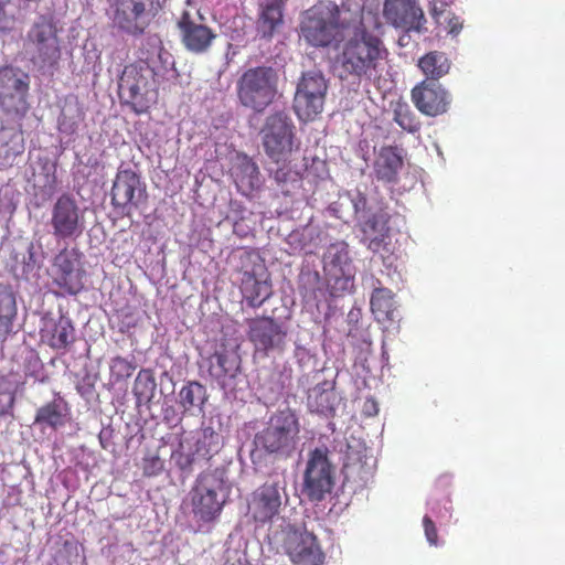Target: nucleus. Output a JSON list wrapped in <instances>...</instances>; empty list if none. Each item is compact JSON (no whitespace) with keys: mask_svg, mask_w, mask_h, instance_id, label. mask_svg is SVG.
<instances>
[{"mask_svg":"<svg viewBox=\"0 0 565 565\" xmlns=\"http://www.w3.org/2000/svg\"><path fill=\"white\" fill-rule=\"evenodd\" d=\"M387 56L384 41L362 28L340 42L334 63L341 79L370 83L381 76Z\"/></svg>","mask_w":565,"mask_h":565,"instance_id":"nucleus-1","label":"nucleus"},{"mask_svg":"<svg viewBox=\"0 0 565 565\" xmlns=\"http://www.w3.org/2000/svg\"><path fill=\"white\" fill-rule=\"evenodd\" d=\"M300 440V423L295 411L285 408L273 414L260 431L255 435L257 450L276 459H288L297 450Z\"/></svg>","mask_w":565,"mask_h":565,"instance_id":"nucleus-2","label":"nucleus"},{"mask_svg":"<svg viewBox=\"0 0 565 565\" xmlns=\"http://www.w3.org/2000/svg\"><path fill=\"white\" fill-rule=\"evenodd\" d=\"M118 95L135 114L147 113L159 95L154 70L145 61L126 65L118 79Z\"/></svg>","mask_w":565,"mask_h":565,"instance_id":"nucleus-3","label":"nucleus"},{"mask_svg":"<svg viewBox=\"0 0 565 565\" xmlns=\"http://www.w3.org/2000/svg\"><path fill=\"white\" fill-rule=\"evenodd\" d=\"M228 493L224 471L213 469L199 473L190 491L193 518L201 523L214 522L220 518Z\"/></svg>","mask_w":565,"mask_h":565,"instance_id":"nucleus-4","label":"nucleus"},{"mask_svg":"<svg viewBox=\"0 0 565 565\" xmlns=\"http://www.w3.org/2000/svg\"><path fill=\"white\" fill-rule=\"evenodd\" d=\"M278 82V72L271 66L247 68L236 83L239 104L255 113H263L276 99Z\"/></svg>","mask_w":565,"mask_h":565,"instance_id":"nucleus-5","label":"nucleus"},{"mask_svg":"<svg viewBox=\"0 0 565 565\" xmlns=\"http://www.w3.org/2000/svg\"><path fill=\"white\" fill-rule=\"evenodd\" d=\"M287 500L286 480L270 476L248 495L246 516L257 526L270 524L280 514L284 501Z\"/></svg>","mask_w":565,"mask_h":565,"instance_id":"nucleus-6","label":"nucleus"},{"mask_svg":"<svg viewBox=\"0 0 565 565\" xmlns=\"http://www.w3.org/2000/svg\"><path fill=\"white\" fill-rule=\"evenodd\" d=\"M301 36L312 46L327 47L340 35V11L335 4L319 3L306 11Z\"/></svg>","mask_w":565,"mask_h":565,"instance_id":"nucleus-7","label":"nucleus"},{"mask_svg":"<svg viewBox=\"0 0 565 565\" xmlns=\"http://www.w3.org/2000/svg\"><path fill=\"white\" fill-rule=\"evenodd\" d=\"M262 143L267 157L275 163L285 162L292 153L296 127L285 111L270 114L260 130Z\"/></svg>","mask_w":565,"mask_h":565,"instance_id":"nucleus-8","label":"nucleus"},{"mask_svg":"<svg viewBox=\"0 0 565 565\" xmlns=\"http://www.w3.org/2000/svg\"><path fill=\"white\" fill-rule=\"evenodd\" d=\"M326 285L331 297H341L353 287L354 266L345 242L330 244L322 256Z\"/></svg>","mask_w":565,"mask_h":565,"instance_id":"nucleus-9","label":"nucleus"},{"mask_svg":"<svg viewBox=\"0 0 565 565\" xmlns=\"http://www.w3.org/2000/svg\"><path fill=\"white\" fill-rule=\"evenodd\" d=\"M328 82L319 71L302 73L296 87L292 107L298 119L313 121L323 110Z\"/></svg>","mask_w":565,"mask_h":565,"instance_id":"nucleus-10","label":"nucleus"},{"mask_svg":"<svg viewBox=\"0 0 565 565\" xmlns=\"http://www.w3.org/2000/svg\"><path fill=\"white\" fill-rule=\"evenodd\" d=\"M26 40L32 46V62L35 65L43 70L58 64L61 45L56 23L51 15H40L30 28Z\"/></svg>","mask_w":565,"mask_h":565,"instance_id":"nucleus-11","label":"nucleus"},{"mask_svg":"<svg viewBox=\"0 0 565 565\" xmlns=\"http://www.w3.org/2000/svg\"><path fill=\"white\" fill-rule=\"evenodd\" d=\"M351 202L364 241L367 242V248L373 253H380L390 236V214L384 209L371 213L366 195L360 190L351 194Z\"/></svg>","mask_w":565,"mask_h":565,"instance_id":"nucleus-12","label":"nucleus"},{"mask_svg":"<svg viewBox=\"0 0 565 565\" xmlns=\"http://www.w3.org/2000/svg\"><path fill=\"white\" fill-rule=\"evenodd\" d=\"M222 448V438L212 427H205L179 445L172 454L177 467L181 471L191 472L196 461H209Z\"/></svg>","mask_w":565,"mask_h":565,"instance_id":"nucleus-13","label":"nucleus"},{"mask_svg":"<svg viewBox=\"0 0 565 565\" xmlns=\"http://www.w3.org/2000/svg\"><path fill=\"white\" fill-rule=\"evenodd\" d=\"M159 0H116L114 26L131 35L141 36L158 12Z\"/></svg>","mask_w":565,"mask_h":565,"instance_id":"nucleus-14","label":"nucleus"},{"mask_svg":"<svg viewBox=\"0 0 565 565\" xmlns=\"http://www.w3.org/2000/svg\"><path fill=\"white\" fill-rule=\"evenodd\" d=\"M148 199L146 183L130 168L118 169L110 190V203L121 216H131L141 203Z\"/></svg>","mask_w":565,"mask_h":565,"instance_id":"nucleus-15","label":"nucleus"},{"mask_svg":"<svg viewBox=\"0 0 565 565\" xmlns=\"http://www.w3.org/2000/svg\"><path fill=\"white\" fill-rule=\"evenodd\" d=\"M86 271L82 253L76 248H63L52 263V280L63 294L75 296L84 289Z\"/></svg>","mask_w":565,"mask_h":565,"instance_id":"nucleus-16","label":"nucleus"},{"mask_svg":"<svg viewBox=\"0 0 565 565\" xmlns=\"http://www.w3.org/2000/svg\"><path fill=\"white\" fill-rule=\"evenodd\" d=\"M29 76L18 68H0V107L8 114L23 117L28 109Z\"/></svg>","mask_w":565,"mask_h":565,"instance_id":"nucleus-17","label":"nucleus"},{"mask_svg":"<svg viewBox=\"0 0 565 565\" xmlns=\"http://www.w3.org/2000/svg\"><path fill=\"white\" fill-rule=\"evenodd\" d=\"M333 488L332 467L327 450L316 448L309 454L303 475V492L311 501H321Z\"/></svg>","mask_w":565,"mask_h":565,"instance_id":"nucleus-18","label":"nucleus"},{"mask_svg":"<svg viewBox=\"0 0 565 565\" xmlns=\"http://www.w3.org/2000/svg\"><path fill=\"white\" fill-rule=\"evenodd\" d=\"M50 224L56 239L77 238L84 232L85 216L76 200L63 194L52 207Z\"/></svg>","mask_w":565,"mask_h":565,"instance_id":"nucleus-19","label":"nucleus"},{"mask_svg":"<svg viewBox=\"0 0 565 565\" xmlns=\"http://www.w3.org/2000/svg\"><path fill=\"white\" fill-rule=\"evenodd\" d=\"M284 551L292 565H323L326 554L312 532L294 529L287 532Z\"/></svg>","mask_w":565,"mask_h":565,"instance_id":"nucleus-20","label":"nucleus"},{"mask_svg":"<svg viewBox=\"0 0 565 565\" xmlns=\"http://www.w3.org/2000/svg\"><path fill=\"white\" fill-rule=\"evenodd\" d=\"M287 329L270 317H257L248 321V339L255 351L264 355L270 352H281L286 347Z\"/></svg>","mask_w":565,"mask_h":565,"instance_id":"nucleus-21","label":"nucleus"},{"mask_svg":"<svg viewBox=\"0 0 565 565\" xmlns=\"http://www.w3.org/2000/svg\"><path fill=\"white\" fill-rule=\"evenodd\" d=\"M383 15L388 24L407 33L425 30L426 18L417 0H385Z\"/></svg>","mask_w":565,"mask_h":565,"instance_id":"nucleus-22","label":"nucleus"},{"mask_svg":"<svg viewBox=\"0 0 565 565\" xmlns=\"http://www.w3.org/2000/svg\"><path fill=\"white\" fill-rule=\"evenodd\" d=\"M411 98L415 107L429 117L447 113L451 102L449 93L440 84L428 79L412 88Z\"/></svg>","mask_w":565,"mask_h":565,"instance_id":"nucleus-23","label":"nucleus"},{"mask_svg":"<svg viewBox=\"0 0 565 565\" xmlns=\"http://www.w3.org/2000/svg\"><path fill=\"white\" fill-rule=\"evenodd\" d=\"M198 21L189 11H183L178 20L181 42L184 47L194 54L205 53L215 40L216 34L211 28L203 24V15L198 12Z\"/></svg>","mask_w":565,"mask_h":565,"instance_id":"nucleus-24","label":"nucleus"},{"mask_svg":"<svg viewBox=\"0 0 565 565\" xmlns=\"http://www.w3.org/2000/svg\"><path fill=\"white\" fill-rule=\"evenodd\" d=\"M286 0H263L259 4L257 32L264 39H271L284 24Z\"/></svg>","mask_w":565,"mask_h":565,"instance_id":"nucleus-25","label":"nucleus"},{"mask_svg":"<svg viewBox=\"0 0 565 565\" xmlns=\"http://www.w3.org/2000/svg\"><path fill=\"white\" fill-rule=\"evenodd\" d=\"M403 167V158L397 147H382L375 161L374 174L377 181L394 184L398 180V172Z\"/></svg>","mask_w":565,"mask_h":565,"instance_id":"nucleus-26","label":"nucleus"},{"mask_svg":"<svg viewBox=\"0 0 565 565\" xmlns=\"http://www.w3.org/2000/svg\"><path fill=\"white\" fill-rule=\"evenodd\" d=\"M241 291L247 305L252 308H259L273 294L271 284L268 279H260L250 271L243 274Z\"/></svg>","mask_w":565,"mask_h":565,"instance_id":"nucleus-27","label":"nucleus"},{"mask_svg":"<svg viewBox=\"0 0 565 565\" xmlns=\"http://www.w3.org/2000/svg\"><path fill=\"white\" fill-rule=\"evenodd\" d=\"M42 338L54 350H65L75 341V328L70 318L61 316L42 330Z\"/></svg>","mask_w":565,"mask_h":565,"instance_id":"nucleus-28","label":"nucleus"},{"mask_svg":"<svg viewBox=\"0 0 565 565\" xmlns=\"http://www.w3.org/2000/svg\"><path fill=\"white\" fill-rule=\"evenodd\" d=\"M234 181L241 193L249 195L262 188L263 181L257 164L247 156L234 169Z\"/></svg>","mask_w":565,"mask_h":565,"instance_id":"nucleus-29","label":"nucleus"},{"mask_svg":"<svg viewBox=\"0 0 565 565\" xmlns=\"http://www.w3.org/2000/svg\"><path fill=\"white\" fill-rule=\"evenodd\" d=\"M68 411V405L62 397L54 398L36 411L34 424L57 429L65 425Z\"/></svg>","mask_w":565,"mask_h":565,"instance_id":"nucleus-30","label":"nucleus"},{"mask_svg":"<svg viewBox=\"0 0 565 565\" xmlns=\"http://www.w3.org/2000/svg\"><path fill=\"white\" fill-rule=\"evenodd\" d=\"M376 468V459L371 456L358 452L349 455L348 461L344 465L347 479H352L356 482L365 484L374 476Z\"/></svg>","mask_w":565,"mask_h":565,"instance_id":"nucleus-31","label":"nucleus"},{"mask_svg":"<svg viewBox=\"0 0 565 565\" xmlns=\"http://www.w3.org/2000/svg\"><path fill=\"white\" fill-rule=\"evenodd\" d=\"M418 67L428 81L437 83L438 79L449 73L451 63L446 53L431 51L418 60Z\"/></svg>","mask_w":565,"mask_h":565,"instance_id":"nucleus-32","label":"nucleus"},{"mask_svg":"<svg viewBox=\"0 0 565 565\" xmlns=\"http://www.w3.org/2000/svg\"><path fill=\"white\" fill-rule=\"evenodd\" d=\"M18 309L14 294L4 286H0V341L3 342L13 332V321Z\"/></svg>","mask_w":565,"mask_h":565,"instance_id":"nucleus-33","label":"nucleus"},{"mask_svg":"<svg viewBox=\"0 0 565 565\" xmlns=\"http://www.w3.org/2000/svg\"><path fill=\"white\" fill-rule=\"evenodd\" d=\"M371 310L380 322L394 320L395 301L394 294L391 289L379 287L375 288L371 296Z\"/></svg>","mask_w":565,"mask_h":565,"instance_id":"nucleus-34","label":"nucleus"},{"mask_svg":"<svg viewBox=\"0 0 565 565\" xmlns=\"http://www.w3.org/2000/svg\"><path fill=\"white\" fill-rule=\"evenodd\" d=\"M239 369V358L226 350L215 352L210 359V374L215 379L234 377Z\"/></svg>","mask_w":565,"mask_h":565,"instance_id":"nucleus-35","label":"nucleus"},{"mask_svg":"<svg viewBox=\"0 0 565 565\" xmlns=\"http://www.w3.org/2000/svg\"><path fill=\"white\" fill-rule=\"evenodd\" d=\"M206 388L196 381L188 382L179 392V404L184 413H191L198 407L202 408L206 401Z\"/></svg>","mask_w":565,"mask_h":565,"instance_id":"nucleus-36","label":"nucleus"},{"mask_svg":"<svg viewBox=\"0 0 565 565\" xmlns=\"http://www.w3.org/2000/svg\"><path fill=\"white\" fill-rule=\"evenodd\" d=\"M157 383L153 372L149 369H142L138 372L132 393L136 397L137 404H148L154 397Z\"/></svg>","mask_w":565,"mask_h":565,"instance_id":"nucleus-37","label":"nucleus"},{"mask_svg":"<svg viewBox=\"0 0 565 565\" xmlns=\"http://www.w3.org/2000/svg\"><path fill=\"white\" fill-rule=\"evenodd\" d=\"M310 412L330 416L334 413V393L320 387H313L308 395Z\"/></svg>","mask_w":565,"mask_h":565,"instance_id":"nucleus-38","label":"nucleus"},{"mask_svg":"<svg viewBox=\"0 0 565 565\" xmlns=\"http://www.w3.org/2000/svg\"><path fill=\"white\" fill-rule=\"evenodd\" d=\"M394 121L404 130L415 134L420 130L422 122L406 102H397L394 107Z\"/></svg>","mask_w":565,"mask_h":565,"instance_id":"nucleus-39","label":"nucleus"},{"mask_svg":"<svg viewBox=\"0 0 565 565\" xmlns=\"http://www.w3.org/2000/svg\"><path fill=\"white\" fill-rule=\"evenodd\" d=\"M15 403V386L7 376H0V416L11 414Z\"/></svg>","mask_w":565,"mask_h":565,"instance_id":"nucleus-40","label":"nucleus"},{"mask_svg":"<svg viewBox=\"0 0 565 565\" xmlns=\"http://www.w3.org/2000/svg\"><path fill=\"white\" fill-rule=\"evenodd\" d=\"M135 370L136 365L120 355L113 358L109 362L110 377L115 382L130 377Z\"/></svg>","mask_w":565,"mask_h":565,"instance_id":"nucleus-41","label":"nucleus"},{"mask_svg":"<svg viewBox=\"0 0 565 565\" xmlns=\"http://www.w3.org/2000/svg\"><path fill=\"white\" fill-rule=\"evenodd\" d=\"M281 166L270 171V177L275 180L278 186L285 188L289 182L296 181L297 173L290 168L289 158Z\"/></svg>","mask_w":565,"mask_h":565,"instance_id":"nucleus-42","label":"nucleus"},{"mask_svg":"<svg viewBox=\"0 0 565 565\" xmlns=\"http://www.w3.org/2000/svg\"><path fill=\"white\" fill-rule=\"evenodd\" d=\"M11 0H0V33H10L15 26V15L8 13L7 8Z\"/></svg>","mask_w":565,"mask_h":565,"instance_id":"nucleus-43","label":"nucleus"},{"mask_svg":"<svg viewBox=\"0 0 565 565\" xmlns=\"http://www.w3.org/2000/svg\"><path fill=\"white\" fill-rule=\"evenodd\" d=\"M449 6L447 0H430L429 13L437 24L441 25L443 19L450 15Z\"/></svg>","mask_w":565,"mask_h":565,"instance_id":"nucleus-44","label":"nucleus"},{"mask_svg":"<svg viewBox=\"0 0 565 565\" xmlns=\"http://www.w3.org/2000/svg\"><path fill=\"white\" fill-rule=\"evenodd\" d=\"M78 558L77 548L73 547L68 543H65L63 548H61L56 556L55 562L57 565H73L76 563Z\"/></svg>","mask_w":565,"mask_h":565,"instance_id":"nucleus-45","label":"nucleus"},{"mask_svg":"<svg viewBox=\"0 0 565 565\" xmlns=\"http://www.w3.org/2000/svg\"><path fill=\"white\" fill-rule=\"evenodd\" d=\"M163 470V461L157 457L151 456L143 459L142 472L146 477L158 476Z\"/></svg>","mask_w":565,"mask_h":565,"instance_id":"nucleus-46","label":"nucleus"},{"mask_svg":"<svg viewBox=\"0 0 565 565\" xmlns=\"http://www.w3.org/2000/svg\"><path fill=\"white\" fill-rule=\"evenodd\" d=\"M447 32L454 36L458 35L462 29V21L459 17L450 12V15H446L443 19V24Z\"/></svg>","mask_w":565,"mask_h":565,"instance_id":"nucleus-47","label":"nucleus"},{"mask_svg":"<svg viewBox=\"0 0 565 565\" xmlns=\"http://www.w3.org/2000/svg\"><path fill=\"white\" fill-rule=\"evenodd\" d=\"M423 525H424L426 539L429 542V544L437 545V543H438L437 529L435 526V523L428 515H425L423 518Z\"/></svg>","mask_w":565,"mask_h":565,"instance_id":"nucleus-48","label":"nucleus"},{"mask_svg":"<svg viewBox=\"0 0 565 565\" xmlns=\"http://www.w3.org/2000/svg\"><path fill=\"white\" fill-rule=\"evenodd\" d=\"M58 129L62 132L73 134L76 128L74 125H67L65 119H61L58 121Z\"/></svg>","mask_w":565,"mask_h":565,"instance_id":"nucleus-49","label":"nucleus"},{"mask_svg":"<svg viewBox=\"0 0 565 565\" xmlns=\"http://www.w3.org/2000/svg\"><path fill=\"white\" fill-rule=\"evenodd\" d=\"M231 565H250L246 559H237L236 562L232 563Z\"/></svg>","mask_w":565,"mask_h":565,"instance_id":"nucleus-50","label":"nucleus"},{"mask_svg":"<svg viewBox=\"0 0 565 565\" xmlns=\"http://www.w3.org/2000/svg\"><path fill=\"white\" fill-rule=\"evenodd\" d=\"M406 38H408V36H407V35H403V36H401V38H399V40H398V43H399L401 45H405V44H406V43H405V42H406Z\"/></svg>","mask_w":565,"mask_h":565,"instance_id":"nucleus-51","label":"nucleus"},{"mask_svg":"<svg viewBox=\"0 0 565 565\" xmlns=\"http://www.w3.org/2000/svg\"><path fill=\"white\" fill-rule=\"evenodd\" d=\"M55 181H56V180H55V175H52V184H51V188H53V186H54Z\"/></svg>","mask_w":565,"mask_h":565,"instance_id":"nucleus-52","label":"nucleus"}]
</instances>
